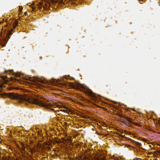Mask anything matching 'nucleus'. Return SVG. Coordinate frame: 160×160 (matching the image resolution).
Instances as JSON below:
<instances>
[{"label":"nucleus","mask_w":160,"mask_h":160,"mask_svg":"<svg viewBox=\"0 0 160 160\" xmlns=\"http://www.w3.org/2000/svg\"><path fill=\"white\" fill-rule=\"evenodd\" d=\"M5 98H9L11 99L17 100L20 102L26 101L29 102L43 107L46 108H50L53 111L56 112L57 108H61V111L66 113H70L72 114L74 113L73 111L71 109L62 105L60 102H51L48 103L40 98H29L26 95L21 96L15 93H5Z\"/></svg>","instance_id":"nucleus-1"},{"label":"nucleus","mask_w":160,"mask_h":160,"mask_svg":"<svg viewBox=\"0 0 160 160\" xmlns=\"http://www.w3.org/2000/svg\"><path fill=\"white\" fill-rule=\"evenodd\" d=\"M71 86L74 88L77 89L83 88L84 86L81 84L78 83H72L71 84Z\"/></svg>","instance_id":"nucleus-2"},{"label":"nucleus","mask_w":160,"mask_h":160,"mask_svg":"<svg viewBox=\"0 0 160 160\" xmlns=\"http://www.w3.org/2000/svg\"><path fill=\"white\" fill-rule=\"evenodd\" d=\"M18 24V21L17 20H16L15 22V25H14V28H15L16 27V26Z\"/></svg>","instance_id":"nucleus-3"},{"label":"nucleus","mask_w":160,"mask_h":160,"mask_svg":"<svg viewBox=\"0 0 160 160\" xmlns=\"http://www.w3.org/2000/svg\"><path fill=\"white\" fill-rule=\"evenodd\" d=\"M143 141H145V140L144 139H143Z\"/></svg>","instance_id":"nucleus-4"},{"label":"nucleus","mask_w":160,"mask_h":160,"mask_svg":"<svg viewBox=\"0 0 160 160\" xmlns=\"http://www.w3.org/2000/svg\"><path fill=\"white\" fill-rule=\"evenodd\" d=\"M5 78H6V77H5V78H3V79H5Z\"/></svg>","instance_id":"nucleus-5"},{"label":"nucleus","mask_w":160,"mask_h":160,"mask_svg":"<svg viewBox=\"0 0 160 160\" xmlns=\"http://www.w3.org/2000/svg\"><path fill=\"white\" fill-rule=\"evenodd\" d=\"M21 10V8H20V10Z\"/></svg>","instance_id":"nucleus-6"},{"label":"nucleus","mask_w":160,"mask_h":160,"mask_svg":"<svg viewBox=\"0 0 160 160\" xmlns=\"http://www.w3.org/2000/svg\"><path fill=\"white\" fill-rule=\"evenodd\" d=\"M21 10V8H20V10Z\"/></svg>","instance_id":"nucleus-7"}]
</instances>
